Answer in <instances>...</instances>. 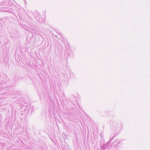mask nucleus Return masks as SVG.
I'll return each mask as SVG.
<instances>
[{"instance_id":"39448f33","label":"nucleus","mask_w":150,"mask_h":150,"mask_svg":"<svg viewBox=\"0 0 150 150\" xmlns=\"http://www.w3.org/2000/svg\"><path fill=\"white\" fill-rule=\"evenodd\" d=\"M113 139V138H112L111 139L110 141H111V140H112V139Z\"/></svg>"},{"instance_id":"20e7f679","label":"nucleus","mask_w":150,"mask_h":150,"mask_svg":"<svg viewBox=\"0 0 150 150\" xmlns=\"http://www.w3.org/2000/svg\"><path fill=\"white\" fill-rule=\"evenodd\" d=\"M98 150H103L102 148H100L99 149H98Z\"/></svg>"},{"instance_id":"f257e3e1","label":"nucleus","mask_w":150,"mask_h":150,"mask_svg":"<svg viewBox=\"0 0 150 150\" xmlns=\"http://www.w3.org/2000/svg\"><path fill=\"white\" fill-rule=\"evenodd\" d=\"M112 125L114 127L113 129H114L115 130L118 131L120 130L121 126V125L119 122L114 121L113 122Z\"/></svg>"},{"instance_id":"7ed1b4c3","label":"nucleus","mask_w":150,"mask_h":150,"mask_svg":"<svg viewBox=\"0 0 150 150\" xmlns=\"http://www.w3.org/2000/svg\"><path fill=\"white\" fill-rule=\"evenodd\" d=\"M110 143V142H108L106 144L104 145V146L103 147V148L104 149H105L107 148L108 146H109V144Z\"/></svg>"},{"instance_id":"f03ea898","label":"nucleus","mask_w":150,"mask_h":150,"mask_svg":"<svg viewBox=\"0 0 150 150\" xmlns=\"http://www.w3.org/2000/svg\"><path fill=\"white\" fill-rule=\"evenodd\" d=\"M121 142V141L118 140V139H116L115 141L113 142V144L115 145V146H116L117 145L119 144Z\"/></svg>"}]
</instances>
